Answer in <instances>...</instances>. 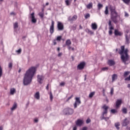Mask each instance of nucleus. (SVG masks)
Returning <instances> with one entry per match:
<instances>
[{
	"label": "nucleus",
	"instance_id": "8",
	"mask_svg": "<svg viewBox=\"0 0 130 130\" xmlns=\"http://www.w3.org/2000/svg\"><path fill=\"white\" fill-rule=\"evenodd\" d=\"M122 126H126L129 124V121L127 120V118H125L124 120L122 121Z\"/></svg>",
	"mask_w": 130,
	"mask_h": 130
},
{
	"label": "nucleus",
	"instance_id": "48",
	"mask_svg": "<svg viewBox=\"0 0 130 130\" xmlns=\"http://www.w3.org/2000/svg\"><path fill=\"white\" fill-rule=\"evenodd\" d=\"M102 70L103 71H107V70H108V67L103 68Z\"/></svg>",
	"mask_w": 130,
	"mask_h": 130
},
{
	"label": "nucleus",
	"instance_id": "16",
	"mask_svg": "<svg viewBox=\"0 0 130 130\" xmlns=\"http://www.w3.org/2000/svg\"><path fill=\"white\" fill-rule=\"evenodd\" d=\"M35 13L33 12L30 14L31 18V22L32 23H36L37 22V20L35 18V16L34 15Z\"/></svg>",
	"mask_w": 130,
	"mask_h": 130
},
{
	"label": "nucleus",
	"instance_id": "60",
	"mask_svg": "<svg viewBox=\"0 0 130 130\" xmlns=\"http://www.w3.org/2000/svg\"><path fill=\"white\" fill-rule=\"evenodd\" d=\"M35 122H38V119H35Z\"/></svg>",
	"mask_w": 130,
	"mask_h": 130
},
{
	"label": "nucleus",
	"instance_id": "24",
	"mask_svg": "<svg viewBox=\"0 0 130 130\" xmlns=\"http://www.w3.org/2000/svg\"><path fill=\"white\" fill-rule=\"evenodd\" d=\"M16 93V89L14 88H11L10 89V94L14 95Z\"/></svg>",
	"mask_w": 130,
	"mask_h": 130
},
{
	"label": "nucleus",
	"instance_id": "18",
	"mask_svg": "<svg viewBox=\"0 0 130 130\" xmlns=\"http://www.w3.org/2000/svg\"><path fill=\"white\" fill-rule=\"evenodd\" d=\"M108 64H109L110 67H112V66H114L115 64V62L113 60H109Z\"/></svg>",
	"mask_w": 130,
	"mask_h": 130
},
{
	"label": "nucleus",
	"instance_id": "41",
	"mask_svg": "<svg viewBox=\"0 0 130 130\" xmlns=\"http://www.w3.org/2000/svg\"><path fill=\"white\" fill-rule=\"evenodd\" d=\"M86 32H87V33H89V34H93L92 30H90L89 29H86Z\"/></svg>",
	"mask_w": 130,
	"mask_h": 130
},
{
	"label": "nucleus",
	"instance_id": "9",
	"mask_svg": "<svg viewBox=\"0 0 130 130\" xmlns=\"http://www.w3.org/2000/svg\"><path fill=\"white\" fill-rule=\"evenodd\" d=\"M43 80H44V77L42 75H38L37 76V81L40 84H42L43 83Z\"/></svg>",
	"mask_w": 130,
	"mask_h": 130
},
{
	"label": "nucleus",
	"instance_id": "40",
	"mask_svg": "<svg viewBox=\"0 0 130 130\" xmlns=\"http://www.w3.org/2000/svg\"><path fill=\"white\" fill-rule=\"evenodd\" d=\"M9 69H12L13 68V63L10 62L8 64Z\"/></svg>",
	"mask_w": 130,
	"mask_h": 130
},
{
	"label": "nucleus",
	"instance_id": "21",
	"mask_svg": "<svg viewBox=\"0 0 130 130\" xmlns=\"http://www.w3.org/2000/svg\"><path fill=\"white\" fill-rule=\"evenodd\" d=\"M35 98L36 99H37L38 100H39V99H40V94L39 93V92H37L35 93Z\"/></svg>",
	"mask_w": 130,
	"mask_h": 130
},
{
	"label": "nucleus",
	"instance_id": "28",
	"mask_svg": "<svg viewBox=\"0 0 130 130\" xmlns=\"http://www.w3.org/2000/svg\"><path fill=\"white\" fill-rule=\"evenodd\" d=\"M122 111L124 114H126L127 113V109L126 108H123Z\"/></svg>",
	"mask_w": 130,
	"mask_h": 130
},
{
	"label": "nucleus",
	"instance_id": "38",
	"mask_svg": "<svg viewBox=\"0 0 130 130\" xmlns=\"http://www.w3.org/2000/svg\"><path fill=\"white\" fill-rule=\"evenodd\" d=\"M114 92V89L113 88H112L110 91V94L111 95H113Z\"/></svg>",
	"mask_w": 130,
	"mask_h": 130
},
{
	"label": "nucleus",
	"instance_id": "43",
	"mask_svg": "<svg viewBox=\"0 0 130 130\" xmlns=\"http://www.w3.org/2000/svg\"><path fill=\"white\" fill-rule=\"evenodd\" d=\"M16 52L17 53H18V54H20V53H21V52H22V49L20 48L19 50H16Z\"/></svg>",
	"mask_w": 130,
	"mask_h": 130
},
{
	"label": "nucleus",
	"instance_id": "5",
	"mask_svg": "<svg viewBox=\"0 0 130 130\" xmlns=\"http://www.w3.org/2000/svg\"><path fill=\"white\" fill-rule=\"evenodd\" d=\"M63 113L65 115H70L74 113V109L70 108H65L63 110Z\"/></svg>",
	"mask_w": 130,
	"mask_h": 130
},
{
	"label": "nucleus",
	"instance_id": "32",
	"mask_svg": "<svg viewBox=\"0 0 130 130\" xmlns=\"http://www.w3.org/2000/svg\"><path fill=\"white\" fill-rule=\"evenodd\" d=\"M105 14L106 15H108L109 14L108 7L107 6L106 7L105 10Z\"/></svg>",
	"mask_w": 130,
	"mask_h": 130
},
{
	"label": "nucleus",
	"instance_id": "17",
	"mask_svg": "<svg viewBox=\"0 0 130 130\" xmlns=\"http://www.w3.org/2000/svg\"><path fill=\"white\" fill-rule=\"evenodd\" d=\"M114 35L115 36H121V35H122V32H121V31H118L117 29H115L114 31Z\"/></svg>",
	"mask_w": 130,
	"mask_h": 130
},
{
	"label": "nucleus",
	"instance_id": "64",
	"mask_svg": "<svg viewBox=\"0 0 130 130\" xmlns=\"http://www.w3.org/2000/svg\"><path fill=\"white\" fill-rule=\"evenodd\" d=\"M3 126H1V127H0V130H3Z\"/></svg>",
	"mask_w": 130,
	"mask_h": 130
},
{
	"label": "nucleus",
	"instance_id": "34",
	"mask_svg": "<svg viewBox=\"0 0 130 130\" xmlns=\"http://www.w3.org/2000/svg\"><path fill=\"white\" fill-rule=\"evenodd\" d=\"M18 27H19V25L18 24V22H15L14 24V29H16V28H18Z\"/></svg>",
	"mask_w": 130,
	"mask_h": 130
},
{
	"label": "nucleus",
	"instance_id": "51",
	"mask_svg": "<svg viewBox=\"0 0 130 130\" xmlns=\"http://www.w3.org/2000/svg\"><path fill=\"white\" fill-rule=\"evenodd\" d=\"M46 89L48 91L49 90V84H48L47 86H46Z\"/></svg>",
	"mask_w": 130,
	"mask_h": 130
},
{
	"label": "nucleus",
	"instance_id": "42",
	"mask_svg": "<svg viewBox=\"0 0 130 130\" xmlns=\"http://www.w3.org/2000/svg\"><path fill=\"white\" fill-rule=\"evenodd\" d=\"M65 3H66L67 6H70V5H71V3H70V1H69V0H66L65 1Z\"/></svg>",
	"mask_w": 130,
	"mask_h": 130
},
{
	"label": "nucleus",
	"instance_id": "36",
	"mask_svg": "<svg viewBox=\"0 0 130 130\" xmlns=\"http://www.w3.org/2000/svg\"><path fill=\"white\" fill-rule=\"evenodd\" d=\"M50 99L51 101H52V100L53 99V96L52 95V92H50Z\"/></svg>",
	"mask_w": 130,
	"mask_h": 130
},
{
	"label": "nucleus",
	"instance_id": "54",
	"mask_svg": "<svg viewBox=\"0 0 130 130\" xmlns=\"http://www.w3.org/2000/svg\"><path fill=\"white\" fill-rule=\"evenodd\" d=\"M53 43L54 45H56V44H57L56 41L55 40H54L53 42Z\"/></svg>",
	"mask_w": 130,
	"mask_h": 130
},
{
	"label": "nucleus",
	"instance_id": "27",
	"mask_svg": "<svg viewBox=\"0 0 130 130\" xmlns=\"http://www.w3.org/2000/svg\"><path fill=\"white\" fill-rule=\"evenodd\" d=\"M16 108H17V103H14V104H13V107L11 108V109L13 111V110H15V109H16Z\"/></svg>",
	"mask_w": 130,
	"mask_h": 130
},
{
	"label": "nucleus",
	"instance_id": "30",
	"mask_svg": "<svg viewBox=\"0 0 130 130\" xmlns=\"http://www.w3.org/2000/svg\"><path fill=\"white\" fill-rule=\"evenodd\" d=\"M39 16H40L41 19H43V17H44V13L43 12H40L39 13Z\"/></svg>",
	"mask_w": 130,
	"mask_h": 130
},
{
	"label": "nucleus",
	"instance_id": "47",
	"mask_svg": "<svg viewBox=\"0 0 130 130\" xmlns=\"http://www.w3.org/2000/svg\"><path fill=\"white\" fill-rule=\"evenodd\" d=\"M125 81H130V75H129L128 77L125 78Z\"/></svg>",
	"mask_w": 130,
	"mask_h": 130
},
{
	"label": "nucleus",
	"instance_id": "39",
	"mask_svg": "<svg viewBox=\"0 0 130 130\" xmlns=\"http://www.w3.org/2000/svg\"><path fill=\"white\" fill-rule=\"evenodd\" d=\"M62 37L61 36H58L57 37L56 40L57 41H60L61 40Z\"/></svg>",
	"mask_w": 130,
	"mask_h": 130
},
{
	"label": "nucleus",
	"instance_id": "14",
	"mask_svg": "<svg viewBox=\"0 0 130 130\" xmlns=\"http://www.w3.org/2000/svg\"><path fill=\"white\" fill-rule=\"evenodd\" d=\"M122 103V101L121 100H117V101L116 102V105H115L116 108H117V109L118 108H119Z\"/></svg>",
	"mask_w": 130,
	"mask_h": 130
},
{
	"label": "nucleus",
	"instance_id": "1",
	"mask_svg": "<svg viewBox=\"0 0 130 130\" xmlns=\"http://www.w3.org/2000/svg\"><path fill=\"white\" fill-rule=\"evenodd\" d=\"M36 73V67H30L25 73L24 74V78H23V85L24 86H28V85H30L32 82V80H33V77H34V75H35Z\"/></svg>",
	"mask_w": 130,
	"mask_h": 130
},
{
	"label": "nucleus",
	"instance_id": "2",
	"mask_svg": "<svg viewBox=\"0 0 130 130\" xmlns=\"http://www.w3.org/2000/svg\"><path fill=\"white\" fill-rule=\"evenodd\" d=\"M125 47V46H121L120 47L121 50L119 51V53L121 55V59L124 63L129 59V56L128 53V49H124Z\"/></svg>",
	"mask_w": 130,
	"mask_h": 130
},
{
	"label": "nucleus",
	"instance_id": "25",
	"mask_svg": "<svg viewBox=\"0 0 130 130\" xmlns=\"http://www.w3.org/2000/svg\"><path fill=\"white\" fill-rule=\"evenodd\" d=\"M115 127L117 128V129H119V128H120L119 127V126H120V123H119V122H116L115 123Z\"/></svg>",
	"mask_w": 130,
	"mask_h": 130
},
{
	"label": "nucleus",
	"instance_id": "59",
	"mask_svg": "<svg viewBox=\"0 0 130 130\" xmlns=\"http://www.w3.org/2000/svg\"><path fill=\"white\" fill-rule=\"evenodd\" d=\"M72 29L74 30H76V27L72 26Z\"/></svg>",
	"mask_w": 130,
	"mask_h": 130
},
{
	"label": "nucleus",
	"instance_id": "53",
	"mask_svg": "<svg viewBox=\"0 0 130 130\" xmlns=\"http://www.w3.org/2000/svg\"><path fill=\"white\" fill-rule=\"evenodd\" d=\"M66 83L64 82H61L60 84V86H64Z\"/></svg>",
	"mask_w": 130,
	"mask_h": 130
},
{
	"label": "nucleus",
	"instance_id": "13",
	"mask_svg": "<svg viewBox=\"0 0 130 130\" xmlns=\"http://www.w3.org/2000/svg\"><path fill=\"white\" fill-rule=\"evenodd\" d=\"M78 19V16L76 15H74L73 17L70 16L68 18V21H70V22H74V21H76Z\"/></svg>",
	"mask_w": 130,
	"mask_h": 130
},
{
	"label": "nucleus",
	"instance_id": "11",
	"mask_svg": "<svg viewBox=\"0 0 130 130\" xmlns=\"http://www.w3.org/2000/svg\"><path fill=\"white\" fill-rule=\"evenodd\" d=\"M54 32V21L52 20L51 25L50 27V33L51 34H53Z\"/></svg>",
	"mask_w": 130,
	"mask_h": 130
},
{
	"label": "nucleus",
	"instance_id": "29",
	"mask_svg": "<svg viewBox=\"0 0 130 130\" xmlns=\"http://www.w3.org/2000/svg\"><path fill=\"white\" fill-rule=\"evenodd\" d=\"M94 95H95V91H93V92H91L89 94V98H92L93 97V96H94Z\"/></svg>",
	"mask_w": 130,
	"mask_h": 130
},
{
	"label": "nucleus",
	"instance_id": "20",
	"mask_svg": "<svg viewBox=\"0 0 130 130\" xmlns=\"http://www.w3.org/2000/svg\"><path fill=\"white\" fill-rule=\"evenodd\" d=\"M109 28L110 30H113L114 29V27H113V26L112 25V23H111V20H109Z\"/></svg>",
	"mask_w": 130,
	"mask_h": 130
},
{
	"label": "nucleus",
	"instance_id": "57",
	"mask_svg": "<svg viewBox=\"0 0 130 130\" xmlns=\"http://www.w3.org/2000/svg\"><path fill=\"white\" fill-rule=\"evenodd\" d=\"M62 55V53H59L58 54V56H61Z\"/></svg>",
	"mask_w": 130,
	"mask_h": 130
},
{
	"label": "nucleus",
	"instance_id": "56",
	"mask_svg": "<svg viewBox=\"0 0 130 130\" xmlns=\"http://www.w3.org/2000/svg\"><path fill=\"white\" fill-rule=\"evenodd\" d=\"M10 15H13V16H16V13H15L14 12H11L10 13Z\"/></svg>",
	"mask_w": 130,
	"mask_h": 130
},
{
	"label": "nucleus",
	"instance_id": "62",
	"mask_svg": "<svg viewBox=\"0 0 130 130\" xmlns=\"http://www.w3.org/2000/svg\"><path fill=\"white\" fill-rule=\"evenodd\" d=\"M127 88H130V84H128V85H127Z\"/></svg>",
	"mask_w": 130,
	"mask_h": 130
},
{
	"label": "nucleus",
	"instance_id": "61",
	"mask_svg": "<svg viewBox=\"0 0 130 130\" xmlns=\"http://www.w3.org/2000/svg\"><path fill=\"white\" fill-rule=\"evenodd\" d=\"M79 27H80V29H83V27H82V25H80Z\"/></svg>",
	"mask_w": 130,
	"mask_h": 130
},
{
	"label": "nucleus",
	"instance_id": "58",
	"mask_svg": "<svg viewBox=\"0 0 130 130\" xmlns=\"http://www.w3.org/2000/svg\"><path fill=\"white\" fill-rule=\"evenodd\" d=\"M73 130H77V126H75L73 127Z\"/></svg>",
	"mask_w": 130,
	"mask_h": 130
},
{
	"label": "nucleus",
	"instance_id": "22",
	"mask_svg": "<svg viewBox=\"0 0 130 130\" xmlns=\"http://www.w3.org/2000/svg\"><path fill=\"white\" fill-rule=\"evenodd\" d=\"M86 8L87 9H88L89 10H90V9H92V8H93V3H89L87 6H86Z\"/></svg>",
	"mask_w": 130,
	"mask_h": 130
},
{
	"label": "nucleus",
	"instance_id": "45",
	"mask_svg": "<svg viewBox=\"0 0 130 130\" xmlns=\"http://www.w3.org/2000/svg\"><path fill=\"white\" fill-rule=\"evenodd\" d=\"M73 97H74V95L72 94L71 96H70L69 98H68L67 101H69L71 100V99H72V98H73Z\"/></svg>",
	"mask_w": 130,
	"mask_h": 130
},
{
	"label": "nucleus",
	"instance_id": "3",
	"mask_svg": "<svg viewBox=\"0 0 130 130\" xmlns=\"http://www.w3.org/2000/svg\"><path fill=\"white\" fill-rule=\"evenodd\" d=\"M109 9L110 12L111 19L113 21V23L117 24L118 21L117 20V18L119 17V15L117 11H116V8L115 6L110 5Z\"/></svg>",
	"mask_w": 130,
	"mask_h": 130
},
{
	"label": "nucleus",
	"instance_id": "52",
	"mask_svg": "<svg viewBox=\"0 0 130 130\" xmlns=\"http://www.w3.org/2000/svg\"><path fill=\"white\" fill-rule=\"evenodd\" d=\"M82 130H88V127H83Z\"/></svg>",
	"mask_w": 130,
	"mask_h": 130
},
{
	"label": "nucleus",
	"instance_id": "7",
	"mask_svg": "<svg viewBox=\"0 0 130 130\" xmlns=\"http://www.w3.org/2000/svg\"><path fill=\"white\" fill-rule=\"evenodd\" d=\"M57 27L58 31H62V30L64 29V27L63 26V24H62V23L59 21H58L57 22Z\"/></svg>",
	"mask_w": 130,
	"mask_h": 130
},
{
	"label": "nucleus",
	"instance_id": "50",
	"mask_svg": "<svg viewBox=\"0 0 130 130\" xmlns=\"http://www.w3.org/2000/svg\"><path fill=\"white\" fill-rule=\"evenodd\" d=\"M128 16H129L128 13H127L126 12H125L124 16L127 17H128Z\"/></svg>",
	"mask_w": 130,
	"mask_h": 130
},
{
	"label": "nucleus",
	"instance_id": "46",
	"mask_svg": "<svg viewBox=\"0 0 130 130\" xmlns=\"http://www.w3.org/2000/svg\"><path fill=\"white\" fill-rule=\"evenodd\" d=\"M86 123H90L91 122V119L90 118H88L86 121Z\"/></svg>",
	"mask_w": 130,
	"mask_h": 130
},
{
	"label": "nucleus",
	"instance_id": "10",
	"mask_svg": "<svg viewBox=\"0 0 130 130\" xmlns=\"http://www.w3.org/2000/svg\"><path fill=\"white\" fill-rule=\"evenodd\" d=\"M85 66H86V63L85 62H82L79 64L77 66L78 70H84V68H85Z\"/></svg>",
	"mask_w": 130,
	"mask_h": 130
},
{
	"label": "nucleus",
	"instance_id": "19",
	"mask_svg": "<svg viewBox=\"0 0 130 130\" xmlns=\"http://www.w3.org/2000/svg\"><path fill=\"white\" fill-rule=\"evenodd\" d=\"M91 28L92 30H97V28H98L97 24H96V23H92L91 24Z\"/></svg>",
	"mask_w": 130,
	"mask_h": 130
},
{
	"label": "nucleus",
	"instance_id": "35",
	"mask_svg": "<svg viewBox=\"0 0 130 130\" xmlns=\"http://www.w3.org/2000/svg\"><path fill=\"white\" fill-rule=\"evenodd\" d=\"M123 3L125 4H126L127 5H128L130 3V0H122Z\"/></svg>",
	"mask_w": 130,
	"mask_h": 130
},
{
	"label": "nucleus",
	"instance_id": "12",
	"mask_svg": "<svg viewBox=\"0 0 130 130\" xmlns=\"http://www.w3.org/2000/svg\"><path fill=\"white\" fill-rule=\"evenodd\" d=\"M83 123H84V121L80 119H77L76 121V124L78 126H82V125H83Z\"/></svg>",
	"mask_w": 130,
	"mask_h": 130
},
{
	"label": "nucleus",
	"instance_id": "4",
	"mask_svg": "<svg viewBox=\"0 0 130 130\" xmlns=\"http://www.w3.org/2000/svg\"><path fill=\"white\" fill-rule=\"evenodd\" d=\"M102 109L104 110L103 112H102V116L101 117V120H105V121H108L109 119V117H105L107 116V113H108V108L109 107L106 106V105H104L102 107Z\"/></svg>",
	"mask_w": 130,
	"mask_h": 130
},
{
	"label": "nucleus",
	"instance_id": "15",
	"mask_svg": "<svg viewBox=\"0 0 130 130\" xmlns=\"http://www.w3.org/2000/svg\"><path fill=\"white\" fill-rule=\"evenodd\" d=\"M72 45V41L70 39H68L66 41L65 45H63V47H66V46H70Z\"/></svg>",
	"mask_w": 130,
	"mask_h": 130
},
{
	"label": "nucleus",
	"instance_id": "49",
	"mask_svg": "<svg viewBox=\"0 0 130 130\" xmlns=\"http://www.w3.org/2000/svg\"><path fill=\"white\" fill-rule=\"evenodd\" d=\"M109 35H112V29H110L109 31Z\"/></svg>",
	"mask_w": 130,
	"mask_h": 130
},
{
	"label": "nucleus",
	"instance_id": "6",
	"mask_svg": "<svg viewBox=\"0 0 130 130\" xmlns=\"http://www.w3.org/2000/svg\"><path fill=\"white\" fill-rule=\"evenodd\" d=\"M80 104H81V100H80V98H75V102L74 104V108H77V107H78V105H80Z\"/></svg>",
	"mask_w": 130,
	"mask_h": 130
},
{
	"label": "nucleus",
	"instance_id": "37",
	"mask_svg": "<svg viewBox=\"0 0 130 130\" xmlns=\"http://www.w3.org/2000/svg\"><path fill=\"white\" fill-rule=\"evenodd\" d=\"M88 18H90V14L87 13L85 15V19H88Z\"/></svg>",
	"mask_w": 130,
	"mask_h": 130
},
{
	"label": "nucleus",
	"instance_id": "55",
	"mask_svg": "<svg viewBox=\"0 0 130 130\" xmlns=\"http://www.w3.org/2000/svg\"><path fill=\"white\" fill-rule=\"evenodd\" d=\"M67 47L68 50H71V49H72V47H71V46H67Z\"/></svg>",
	"mask_w": 130,
	"mask_h": 130
},
{
	"label": "nucleus",
	"instance_id": "44",
	"mask_svg": "<svg viewBox=\"0 0 130 130\" xmlns=\"http://www.w3.org/2000/svg\"><path fill=\"white\" fill-rule=\"evenodd\" d=\"M111 112L112 113H116V112H117V111H116V110H115V109H112L111 110Z\"/></svg>",
	"mask_w": 130,
	"mask_h": 130
},
{
	"label": "nucleus",
	"instance_id": "63",
	"mask_svg": "<svg viewBox=\"0 0 130 130\" xmlns=\"http://www.w3.org/2000/svg\"><path fill=\"white\" fill-rule=\"evenodd\" d=\"M72 50L74 51L75 50V48L74 47L71 48Z\"/></svg>",
	"mask_w": 130,
	"mask_h": 130
},
{
	"label": "nucleus",
	"instance_id": "31",
	"mask_svg": "<svg viewBox=\"0 0 130 130\" xmlns=\"http://www.w3.org/2000/svg\"><path fill=\"white\" fill-rule=\"evenodd\" d=\"M125 39H126V43L127 44H129V39H128V37H127V35L125 36Z\"/></svg>",
	"mask_w": 130,
	"mask_h": 130
},
{
	"label": "nucleus",
	"instance_id": "23",
	"mask_svg": "<svg viewBox=\"0 0 130 130\" xmlns=\"http://www.w3.org/2000/svg\"><path fill=\"white\" fill-rule=\"evenodd\" d=\"M116 79H117V75H116L115 74H113L112 76V82H114V81H115V80H116Z\"/></svg>",
	"mask_w": 130,
	"mask_h": 130
},
{
	"label": "nucleus",
	"instance_id": "26",
	"mask_svg": "<svg viewBox=\"0 0 130 130\" xmlns=\"http://www.w3.org/2000/svg\"><path fill=\"white\" fill-rule=\"evenodd\" d=\"M129 74H130L129 71H125L123 74L124 78H126V77H127V76H128Z\"/></svg>",
	"mask_w": 130,
	"mask_h": 130
},
{
	"label": "nucleus",
	"instance_id": "33",
	"mask_svg": "<svg viewBox=\"0 0 130 130\" xmlns=\"http://www.w3.org/2000/svg\"><path fill=\"white\" fill-rule=\"evenodd\" d=\"M102 8H103V5L99 3L98 5V9L100 10Z\"/></svg>",
	"mask_w": 130,
	"mask_h": 130
}]
</instances>
